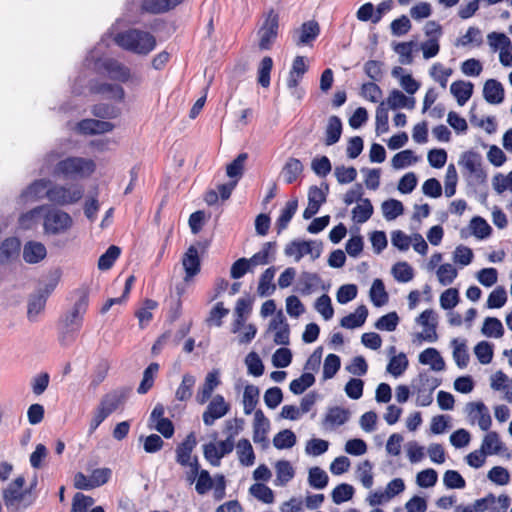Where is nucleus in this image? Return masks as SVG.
I'll return each mask as SVG.
<instances>
[{"instance_id":"3","label":"nucleus","mask_w":512,"mask_h":512,"mask_svg":"<svg viewBox=\"0 0 512 512\" xmlns=\"http://www.w3.org/2000/svg\"><path fill=\"white\" fill-rule=\"evenodd\" d=\"M74 226L72 216L53 205H46L42 232L45 236H60L68 234Z\"/></svg>"},{"instance_id":"9","label":"nucleus","mask_w":512,"mask_h":512,"mask_svg":"<svg viewBox=\"0 0 512 512\" xmlns=\"http://www.w3.org/2000/svg\"><path fill=\"white\" fill-rule=\"evenodd\" d=\"M405 489L406 484L402 478H393L386 484L384 490H376L370 492L366 498V501L372 507L383 505L402 494Z\"/></svg>"},{"instance_id":"42","label":"nucleus","mask_w":512,"mask_h":512,"mask_svg":"<svg viewBox=\"0 0 512 512\" xmlns=\"http://www.w3.org/2000/svg\"><path fill=\"white\" fill-rule=\"evenodd\" d=\"M435 276L441 286H450L458 277V269L452 263H443L435 270Z\"/></svg>"},{"instance_id":"62","label":"nucleus","mask_w":512,"mask_h":512,"mask_svg":"<svg viewBox=\"0 0 512 512\" xmlns=\"http://www.w3.org/2000/svg\"><path fill=\"white\" fill-rule=\"evenodd\" d=\"M438 473L433 468H426L419 471L415 477V483L418 487L428 489L436 485Z\"/></svg>"},{"instance_id":"13","label":"nucleus","mask_w":512,"mask_h":512,"mask_svg":"<svg viewBox=\"0 0 512 512\" xmlns=\"http://www.w3.org/2000/svg\"><path fill=\"white\" fill-rule=\"evenodd\" d=\"M487 42L493 52L499 53V61L505 67H512V42L510 38L499 32L487 35Z\"/></svg>"},{"instance_id":"1","label":"nucleus","mask_w":512,"mask_h":512,"mask_svg":"<svg viewBox=\"0 0 512 512\" xmlns=\"http://www.w3.org/2000/svg\"><path fill=\"white\" fill-rule=\"evenodd\" d=\"M87 305V298L85 296L81 297L61 319L58 340L62 346H69L75 341L81 329Z\"/></svg>"},{"instance_id":"14","label":"nucleus","mask_w":512,"mask_h":512,"mask_svg":"<svg viewBox=\"0 0 512 512\" xmlns=\"http://www.w3.org/2000/svg\"><path fill=\"white\" fill-rule=\"evenodd\" d=\"M46 205H37L19 214L17 224L20 230L34 231L40 226L43 229Z\"/></svg>"},{"instance_id":"20","label":"nucleus","mask_w":512,"mask_h":512,"mask_svg":"<svg viewBox=\"0 0 512 512\" xmlns=\"http://www.w3.org/2000/svg\"><path fill=\"white\" fill-rule=\"evenodd\" d=\"M328 187L312 186L308 191V205L303 212L304 219H310L320 209L321 205L326 201Z\"/></svg>"},{"instance_id":"10","label":"nucleus","mask_w":512,"mask_h":512,"mask_svg":"<svg viewBox=\"0 0 512 512\" xmlns=\"http://www.w3.org/2000/svg\"><path fill=\"white\" fill-rule=\"evenodd\" d=\"M84 194V189L81 185L71 184L68 186L53 185L51 183V190L49 191V201L60 205L66 206L78 202Z\"/></svg>"},{"instance_id":"23","label":"nucleus","mask_w":512,"mask_h":512,"mask_svg":"<svg viewBox=\"0 0 512 512\" xmlns=\"http://www.w3.org/2000/svg\"><path fill=\"white\" fill-rule=\"evenodd\" d=\"M197 445V439L194 433L187 435L185 440L176 448V461L181 466L191 465L194 461H198L196 456L192 455Z\"/></svg>"},{"instance_id":"47","label":"nucleus","mask_w":512,"mask_h":512,"mask_svg":"<svg viewBox=\"0 0 512 512\" xmlns=\"http://www.w3.org/2000/svg\"><path fill=\"white\" fill-rule=\"evenodd\" d=\"M298 208V201L297 199H291L288 202H286L285 206L281 209L280 215L276 221V227L278 230V233L285 230L295 215Z\"/></svg>"},{"instance_id":"33","label":"nucleus","mask_w":512,"mask_h":512,"mask_svg":"<svg viewBox=\"0 0 512 512\" xmlns=\"http://www.w3.org/2000/svg\"><path fill=\"white\" fill-rule=\"evenodd\" d=\"M452 349V358L458 368L464 369L469 363V353L467 348V340L464 338H453L450 340Z\"/></svg>"},{"instance_id":"61","label":"nucleus","mask_w":512,"mask_h":512,"mask_svg":"<svg viewBox=\"0 0 512 512\" xmlns=\"http://www.w3.org/2000/svg\"><path fill=\"white\" fill-rule=\"evenodd\" d=\"M297 442L295 433L292 430L284 429L273 437V445L276 449H290Z\"/></svg>"},{"instance_id":"2","label":"nucleus","mask_w":512,"mask_h":512,"mask_svg":"<svg viewBox=\"0 0 512 512\" xmlns=\"http://www.w3.org/2000/svg\"><path fill=\"white\" fill-rule=\"evenodd\" d=\"M115 42L125 50L147 55L156 46V40L148 32L131 29L115 36Z\"/></svg>"},{"instance_id":"51","label":"nucleus","mask_w":512,"mask_h":512,"mask_svg":"<svg viewBox=\"0 0 512 512\" xmlns=\"http://www.w3.org/2000/svg\"><path fill=\"white\" fill-rule=\"evenodd\" d=\"M20 252V241L15 237L5 239L0 246V262L5 263Z\"/></svg>"},{"instance_id":"36","label":"nucleus","mask_w":512,"mask_h":512,"mask_svg":"<svg viewBox=\"0 0 512 512\" xmlns=\"http://www.w3.org/2000/svg\"><path fill=\"white\" fill-rule=\"evenodd\" d=\"M319 25L315 21H308L295 31L294 38L298 46L306 45L313 41L319 34Z\"/></svg>"},{"instance_id":"63","label":"nucleus","mask_w":512,"mask_h":512,"mask_svg":"<svg viewBox=\"0 0 512 512\" xmlns=\"http://www.w3.org/2000/svg\"><path fill=\"white\" fill-rule=\"evenodd\" d=\"M357 478L361 484L370 489L374 484L373 465L370 461L365 460L361 462L357 467Z\"/></svg>"},{"instance_id":"41","label":"nucleus","mask_w":512,"mask_h":512,"mask_svg":"<svg viewBox=\"0 0 512 512\" xmlns=\"http://www.w3.org/2000/svg\"><path fill=\"white\" fill-rule=\"evenodd\" d=\"M368 316V309L365 305L358 306L353 313L343 317L340 325L346 329H355L361 327Z\"/></svg>"},{"instance_id":"52","label":"nucleus","mask_w":512,"mask_h":512,"mask_svg":"<svg viewBox=\"0 0 512 512\" xmlns=\"http://www.w3.org/2000/svg\"><path fill=\"white\" fill-rule=\"evenodd\" d=\"M481 333L489 338H501L504 335V327L498 318L487 317L484 319Z\"/></svg>"},{"instance_id":"56","label":"nucleus","mask_w":512,"mask_h":512,"mask_svg":"<svg viewBox=\"0 0 512 512\" xmlns=\"http://www.w3.org/2000/svg\"><path fill=\"white\" fill-rule=\"evenodd\" d=\"M440 382L433 378L429 388H417L415 390V403L420 407H427L433 402V391L439 386Z\"/></svg>"},{"instance_id":"21","label":"nucleus","mask_w":512,"mask_h":512,"mask_svg":"<svg viewBox=\"0 0 512 512\" xmlns=\"http://www.w3.org/2000/svg\"><path fill=\"white\" fill-rule=\"evenodd\" d=\"M220 373L218 370H212L205 376L203 384L198 388L196 401L198 404H205L212 396L214 390L220 385Z\"/></svg>"},{"instance_id":"53","label":"nucleus","mask_w":512,"mask_h":512,"mask_svg":"<svg viewBox=\"0 0 512 512\" xmlns=\"http://www.w3.org/2000/svg\"><path fill=\"white\" fill-rule=\"evenodd\" d=\"M381 211L387 221H392L404 213V206L397 199H389L381 204Z\"/></svg>"},{"instance_id":"64","label":"nucleus","mask_w":512,"mask_h":512,"mask_svg":"<svg viewBox=\"0 0 512 512\" xmlns=\"http://www.w3.org/2000/svg\"><path fill=\"white\" fill-rule=\"evenodd\" d=\"M460 301L459 290L457 288H447L439 296V304L443 310L455 308Z\"/></svg>"},{"instance_id":"16","label":"nucleus","mask_w":512,"mask_h":512,"mask_svg":"<svg viewBox=\"0 0 512 512\" xmlns=\"http://www.w3.org/2000/svg\"><path fill=\"white\" fill-rule=\"evenodd\" d=\"M230 411V404L221 394L214 395L202 414L203 423L212 426L218 419L223 418Z\"/></svg>"},{"instance_id":"43","label":"nucleus","mask_w":512,"mask_h":512,"mask_svg":"<svg viewBox=\"0 0 512 512\" xmlns=\"http://www.w3.org/2000/svg\"><path fill=\"white\" fill-rule=\"evenodd\" d=\"M429 76L433 79V81L437 82L442 88H446L449 78L453 74V69L445 66L440 62H435L430 67Z\"/></svg>"},{"instance_id":"8","label":"nucleus","mask_w":512,"mask_h":512,"mask_svg":"<svg viewBox=\"0 0 512 512\" xmlns=\"http://www.w3.org/2000/svg\"><path fill=\"white\" fill-rule=\"evenodd\" d=\"M279 30V14L270 9L263 15V22L257 32L258 46L261 50H268L276 40Z\"/></svg>"},{"instance_id":"49","label":"nucleus","mask_w":512,"mask_h":512,"mask_svg":"<svg viewBox=\"0 0 512 512\" xmlns=\"http://www.w3.org/2000/svg\"><path fill=\"white\" fill-rule=\"evenodd\" d=\"M274 255V244L271 242H266L263 244L260 251L255 253L251 258L247 259L250 265V268L253 269L257 266L266 265L269 263L270 259Z\"/></svg>"},{"instance_id":"5","label":"nucleus","mask_w":512,"mask_h":512,"mask_svg":"<svg viewBox=\"0 0 512 512\" xmlns=\"http://www.w3.org/2000/svg\"><path fill=\"white\" fill-rule=\"evenodd\" d=\"M95 170L96 163L92 159L68 157L57 163L55 173L64 177L88 178Z\"/></svg>"},{"instance_id":"4","label":"nucleus","mask_w":512,"mask_h":512,"mask_svg":"<svg viewBox=\"0 0 512 512\" xmlns=\"http://www.w3.org/2000/svg\"><path fill=\"white\" fill-rule=\"evenodd\" d=\"M458 165L463 177L471 185H483L487 180V172L483 167L482 156L479 152L468 150L460 154Z\"/></svg>"},{"instance_id":"7","label":"nucleus","mask_w":512,"mask_h":512,"mask_svg":"<svg viewBox=\"0 0 512 512\" xmlns=\"http://www.w3.org/2000/svg\"><path fill=\"white\" fill-rule=\"evenodd\" d=\"M415 322L422 328V330L413 334L414 343H435L438 340V315L433 309H426L421 312L415 318Z\"/></svg>"},{"instance_id":"12","label":"nucleus","mask_w":512,"mask_h":512,"mask_svg":"<svg viewBox=\"0 0 512 512\" xmlns=\"http://www.w3.org/2000/svg\"><path fill=\"white\" fill-rule=\"evenodd\" d=\"M51 181L46 179L35 180L28 185L17 198V204L24 207L28 204L38 202L43 198L49 199V191L51 190Z\"/></svg>"},{"instance_id":"25","label":"nucleus","mask_w":512,"mask_h":512,"mask_svg":"<svg viewBox=\"0 0 512 512\" xmlns=\"http://www.w3.org/2000/svg\"><path fill=\"white\" fill-rule=\"evenodd\" d=\"M103 67L106 70L108 76L113 80H117L123 83L136 80V77L131 73L128 67L115 60H105L103 62Z\"/></svg>"},{"instance_id":"17","label":"nucleus","mask_w":512,"mask_h":512,"mask_svg":"<svg viewBox=\"0 0 512 512\" xmlns=\"http://www.w3.org/2000/svg\"><path fill=\"white\" fill-rule=\"evenodd\" d=\"M252 420V440L262 447L268 445V434L271 430V422L261 409L255 410Z\"/></svg>"},{"instance_id":"27","label":"nucleus","mask_w":512,"mask_h":512,"mask_svg":"<svg viewBox=\"0 0 512 512\" xmlns=\"http://www.w3.org/2000/svg\"><path fill=\"white\" fill-rule=\"evenodd\" d=\"M351 416V412L349 409L334 406L327 410L325 417L323 419V426L326 429H334L341 425H344Z\"/></svg>"},{"instance_id":"35","label":"nucleus","mask_w":512,"mask_h":512,"mask_svg":"<svg viewBox=\"0 0 512 512\" xmlns=\"http://www.w3.org/2000/svg\"><path fill=\"white\" fill-rule=\"evenodd\" d=\"M480 448L489 455H498L506 450L499 434L495 431H487L481 441Z\"/></svg>"},{"instance_id":"59","label":"nucleus","mask_w":512,"mask_h":512,"mask_svg":"<svg viewBox=\"0 0 512 512\" xmlns=\"http://www.w3.org/2000/svg\"><path fill=\"white\" fill-rule=\"evenodd\" d=\"M469 228L471 233L478 239L488 238L492 233L491 226L480 216H475L471 219Z\"/></svg>"},{"instance_id":"48","label":"nucleus","mask_w":512,"mask_h":512,"mask_svg":"<svg viewBox=\"0 0 512 512\" xmlns=\"http://www.w3.org/2000/svg\"><path fill=\"white\" fill-rule=\"evenodd\" d=\"M195 383V376L189 373L184 374L181 383L175 391V398L181 402L188 401L193 394Z\"/></svg>"},{"instance_id":"28","label":"nucleus","mask_w":512,"mask_h":512,"mask_svg":"<svg viewBox=\"0 0 512 512\" xmlns=\"http://www.w3.org/2000/svg\"><path fill=\"white\" fill-rule=\"evenodd\" d=\"M483 98L492 105L503 103L505 98V89L496 79H488L483 85Z\"/></svg>"},{"instance_id":"60","label":"nucleus","mask_w":512,"mask_h":512,"mask_svg":"<svg viewBox=\"0 0 512 512\" xmlns=\"http://www.w3.org/2000/svg\"><path fill=\"white\" fill-rule=\"evenodd\" d=\"M308 484L314 489H324L329 482L327 473L320 467H312L308 471Z\"/></svg>"},{"instance_id":"15","label":"nucleus","mask_w":512,"mask_h":512,"mask_svg":"<svg viewBox=\"0 0 512 512\" xmlns=\"http://www.w3.org/2000/svg\"><path fill=\"white\" fill-rule=\"evenodd\" d=\"M468 421L471 425H478L482 431H488L492 425V418L488 408L483 402H469L465 406Z\"/></svg>"},{"instance_id":"45","label":"nucleus","mask_w":512,"mask_h":512,"mask_svg":"<svg viewBox=\"0 0 512 512\" xmlns=\"http://www.w3.org/2000/svg\"><path fill=\"white\" fill-rule=\"evenodd\" d=\"M342 133V122L337 116H330L325 129V144L331 146L339 141Z\"/></svg>"},{"instance_id":"26","label":"nucleus","mask_w":512,"mask_h":512,"mask_svg":"<svg viewBox=\"0 0 512 512\" xmlns=\"http://www.w3.org/2000/svg\"><path fill=\"white\" fill-rule=\"evenodd\" d=\"M182 266L185 271V282H189L200 272V258L196 247L190 246L187 249L182 258Z\"/></svg>"},{"instance_id":"40","label":"nucleus","mask_w":512,"mask_h":512,"mask_svg":"<svg viewBox=\"0 0 512 512\" xmlns=\"http://www.w3.org/2000/svg\"><path fill=\"white\" fill-rule=\"evenodd\" d=\"M276 478L275 486H286L295 476V469L287 460H279L274 465Z\"/></svg>"},{"instance_id":"50","label":"nucleus","mask_w":512,"mask_h":512,"mask_svg":"<svg viewBox=\"0 0 512 512\" xmlns=\"http://www.w3.org/2000/svg\"><path fill=\"white\" fill-rule=\"evenodd\" d=\"M483 37L480 29L469 27L455 42L457 47H478L482 44Z\"/></svg>"},{"instance_id":"31","label":"nucleus","mask_w":512,"mask_h":512,"mask_svg":"<svg viewBox=\"0 0 512 512\" xmlns=\"http://www.w3.org/2000/svg\"><path fill=\"white\" fill-rule=\"evenodd\" d=\"M24 484V477L19 476L4 490L3 497L7 507H17L21 502L24 497Z\"/></svg>"},{"instance_id":"57","label":"nucleus","mask_w":512,"mask_h":512,"mask_svg":"<svg viewBox=\"0 0 512 512\" xmlns=\"http://www.w3.org/2000/svg\"><path fill=\"white\" fill-rule=\"evenodd\" d=\"M414 42L393 43L392 48L398 55V61L402 65H409L413 62Z\"/></svg>"},{"instance_id":"58","label":"nucleus","mask_w":512,"mask_h":512,"mask_svg":"<svg viewBox=\"0 0 512 512\" xmlns=\"http://www.w3.org/2000/svg\"><path fill=\"white\" fill-rule=\"evenodd\" d=\"M391 273L395 280L400 283L410 282L414 278V269L405 261L395 263Z\"/></svg>"},{"instance_id":"29","label":"nucleus","mask_w":512,"mask_h":512,"mask_svg":"<svg viewBox=\"0 0 512 512\" xmlns=\"http://www.w3.org/2000/svg\"><path fill=\"white\" fill-rule=\"evenodd\" d=\"M418 362L422 365L429 366V368L435 372H442L446 368L445 361L440 352L433 347H428L420 352Z\"/></svg>"},{"instance_id":"44","label":"nucleus","mask_w":512,"mask_h":512,"mask_svg":"<svg viewBox=\"0 0 512 512\" xmlns=\"http://www.w3.org/2000/svg\"><path fill=\"white\" fill-rule=\"evenodd\" d=\"M369 298L376 307H382L387 304L389 296L381 279H375L372 282L369 290Z\"/></svg>"},{"instance_id":"38","label":"nucleus","mask_w":512,"mask_h":512,"mask_svg":"<svg viewBox=\"0 0 512 512\" xmlns=\"http://www.w3.org/2000/svg\"><path fill=\"white\" fill-rule=\"evenodd\" d=\"M409 366V360L404 352L392 355L386 366V372L397 379L404 375Z\"/></svg>"},{"instance_id":"22","label":"nucleus","mask_w":512,"mask_h":512,"mask_svg":"<svg viewBox=\"0 0 512 512\" xmlns=\"http://www.w3.org/2000/svg\"><path fill=\"white\" fill-rule=\"evenodd\" d=\"M22 257L27 264H38L47 257V248L40 241L29 240L22 248Z\"/></svg>"},{"instance_id":"54","label":"nucleus","mask_w":512,"mask_h":512,"mask_svg":"<svg viewBox=\"0 0 512 512\" xmlns=\"http://www.w3.org/2000/svg\"><path fill=\"white\" fill-rule=\"evenodd\" d=\"M419 159L412 150L407 149L395 154L391 160V165L394 169L399 170L417 163Z\"/></svg>"},{"instance_id":"37","label":"nucleus","mask_w":512,"mask_h":512,"mask_svg":"<svg viewBox=\"0 0 512 512\" xmlns=\"http://www.w3.org/2000/svg\"><path fill=\"white\" fill-rule=\"evenodd\" d=\"M77 128L84 134H102L114 129V125L108 121L86 119L78 123Z\"/></svg>"},{"instance_id":"55","label":"nucleus","mask_w":512,"mask_h":512,"mask_svg":"<svg viewBox=\"0 0 512 512\" xmlns=\"http://www.w3.org/2000/svg\"><path fill=\"white\" fill-rule=\"evenodd\" d=\"M491 185L493 190L499 195L505 192L512 194V171L507 174L496 173L491 179Z\"/></svg>"},{"instance_id":"34","label":"nucleus","mask_w":512,"mask_h":512,"mask_svg":"<svg viewBox=\"0 0 512 512\" xmlns=\"http://www.w3.org/2000/svg\"><path fill=\"white\" fill-rule=\"evenodd\" d=\"M260 397V389L254 385L246 383L243 386V394H242V406L243 413L245 415L252 414L256 409V406L259 403Z\"/></svg>"},{"instance_id":"32","label":"nucleus","mask_w":512,"mask_h":512,"mask_svg":"<svg viewBox=\"0 0 512 512\" xmlns=\"http://www.w3.org/2000/svg\"><path fill=\"white\" fill-rule=\"evenodd\" d=\"M236 450L237 460L240 465L244 467H251L254 465L256 455L251 442L247 438H241L234 444Z\"/></svg>"},{"instance_id":"46","label":"nucleus","mask_w":512,"mask_h":512,"mask_svg":"<svg viewBox=\"0 0 512 512\" xmlns=\"http://www.w3.org/2000/svg\"><path fill=\"white\" fill-rule=\"evenodd\" d=\"M373 206L369 199H360L357 205L352 209V220L357 224L365 223L373 214Z\"/></svg>"},{"instance_id":"19","label":"nucleus","mask_w":512,"mask_h":512,"mask_svg":"<svg viewBox=\"0 0 512 512\" xmlns=\"http://www.w3.org/2000/svg\"><path fill=\"white\" fill-rule=\"evenodd\" d=\"M234 443L230 441L209 442L203 446L204 458L213 466L218 467L221 459L232 452Z\"/></svg>"},{"instance_id":"18","label":"nucleus","mask_w":512,"mask_h":512,"mask_svg":"<svg viewBox=\"0 0 512 512\" xmlns=\"http://www.w3.org/2000/svg\"><path fill=\"white\" fill-rule=\"evenodd\" d=\"M267 333H271L273 341L277 345H288L290 342V328L286 318L279 310L270 320Z\"/></svg>"},{"instance_id":"11","label":"nucleus","mask_w":512,"mask_h":512,"mask_svg":"<svg viewBox=\"0 0 512 512\" xmlns=\"http://www.w3.org/2000/svg\"><path fill=\"white\" fill-rule=\"evenodd\" d=\"M308 60L303 56H297L292 62L291 69L286 79L287 88L290 90L291 95L300 100L304 96V90L299 88V83L308 71Z\"/></svg>"},{"instance_id":"24","label":"nucleus","mask_w":512,"mask_h":512,"mask_svg":"<svg viewBox=\"0 0 512 512\" xmlns=\"http://www.w3.org/2000/svg\"><path fill=\"white\" fill-rule=\"evenodd\" d=\"M391 75L397 80L399 86L408 95H414L421 87V83L416 80L410 72L401 66L393 67L391 70Z\"/></svg>"},{"instance_id":"39","label":"nucleus","mask_w":512,"mask_h":512,"mask_svg":"<svg viewBox=\"0 0 512 512\" xmlns=\"http://www.w3.org/2000/svg\"><path fill=\"white\" fill-rule=\"evenodd\" d=\"M473 84L468 81L458 80L450 85V92L455 97L459 106H464L473 94Z\"/></svg>"},{"instance_id":"30","label":"nucleus","mask_w":512,"mask_h":512,"mask_svg":"<svg viewBox=\"0 0 512 512\" xmlns=\"http://www.w3.org/2000/svg\"><path fill=\"white\" fill-rule=\"evenodd\" d=\"M381 103H384L385 107L391 110H397L401 108L412 110L415 107V99L413 97H408L398 89L391 90L386 100L382 101Z\"/></svg>"},{"instance_id":"6","label":"nucleus","mask_w":512,"mask_h":512,"mask_svg":"<svg viewBox=\"0 0 512 512\" xmlns=\"http://www.w3.org/2000/svg\"><path fill=\"white\" fill-rule=\"evenodd\" d=\"M321 253L322 244L316 240L296 239L287 243L284 248V255L296 263L304 257H308L313 262L320 257Z\"/></svg>"}]
</instances>
